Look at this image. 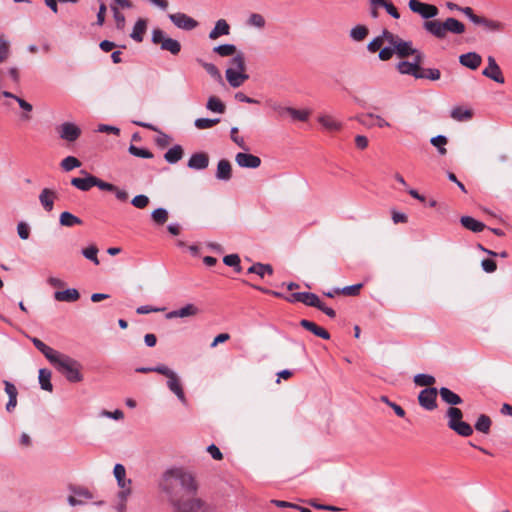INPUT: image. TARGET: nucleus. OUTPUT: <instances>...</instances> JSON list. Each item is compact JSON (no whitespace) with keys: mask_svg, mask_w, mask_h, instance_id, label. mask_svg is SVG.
<instances>
[{"mask_svg":"<svg viewBox=\"0 0 512 512\" xmlns=\"http://www.w3.org/2000/svg\"><path fill=\"white\" fill-rule=\"evenodd\" d=\"M159 488L166 494L175 512H198L204 505L202 500L195 496L198 485L194 476L182 468L165 471L160 479Z\"/></svg>","mask_w":512,"mask_h":512,"instance_id":"obj_1","label":"nucleus"},{"mask_svg":"<svg viewBox=\"0 0 512 512\" xmlns=\"http://www.w3.org/2000/svg\"><path fill=\"white\" fill-rule=\"evenodd\" d=\"M409 9L425 19L423 28L438 39H444L447 33L463 34L465 32V25L455 18H447L441 22L439 20H431L439 14L438 8L433 4L421 2L419 0H410L408 3Z\"/></svg>","mask_w":512,"mask_h":512,"instance_id":"obj_2","label":"nucleus"},{"mask_svg":"<svg viewBox=\"0 0 512 512\" xmlns=\"http://www.w3.org/2000/svg\"><path fill=\"white\" fill-rule=\"evenodd\" d=\"M384 36L387 38V46L383 47L379 52V59L382 61L390 60L393 55L400 59L423 54L420 50L414 47L413 42L402 39L399 35L394 34L387 29H384Z\"/></svg>","mask_w":512,"mask_h":512,"instance_id":"obj_3","label":"nucleus"},{"mask_svg":"<svg viewBox=\"0 0 512 512\" xmlns=\"http://www.w3.org/2000/svg\"><path fill=\"white\" fill-rule=\"evenodd\" d=\"M50 363L60 372L67 381L78 383L83 380L82 365L74 358L58 352Z\"/></svg>","mask_w":512,"mask_h":512,"instance_id":"obj_4","label":"nucleus"},{"mask_svg":"<svg viewBox=\"0 0 512 512\" xmlns=\"http://www.w3.org/2000/svg\"><path fill=\"white\" fill-rule=\"evenodd\" d=\"M446 415L448 417L447 425L455 433L462 437H469L473 434L472 426L469 423L462 421L463 413L459 408H448Z\"/></svg>","mask_w":512,"mask_h":512,"instance_id":"obj_5","label":"nucleus"},{"mask_svg":"<svg viewBox=\"0 0 512 512\" xmlns=\"http://www.w3.org/2000/svg\"><path fill=\"white\" fill-rule=\"evenodd\" d=\"M161 375H164L167 378L166 386L167 388L177 397V399L186 406L188 404L184 387L181 382L179 375L167 367L165 365L164 369L161 370Z\"/></svg>","mask_w":512,"mask_h":512,"instance_id":"obj_6","label":"nucleus"},{"mask_svg":"<svg viewBox=\"0 0 512 512\" xmlns=\"http://www.w3.org/2000/svg\"><path fill=\"white\" fill-rule=\"evenodd\" d=\"M151 41L156 45H160L161 50L168 51L172 55H177L181 51L180 42L167 37L165 32L159 28L153 29Z\"/></svg>","mask_w":512,"mask_h":512,"instance_id":"obj_7","label":"nucleus"},{"mask_svg":"<svg viewBox=\"0 0 512 512\" xmlns=\"http://www.w3.org/2000/svg\"><path fill=\"white\" fill-rule=\"evenodd\" d=\"M424 60L423 54L412 57V61L402 60L396 65L397 71L402 75H410L418 79L421 73V64Z\"/></svg>","mask_w":512,"mask_h":512,"instance_id":"obj_8","label":"nucleus"},{"mask_svg":"<svg viewBox=\"0 0 512 512\" xmlns=\"http://www.w3.org/2000/svg\"><path fill=\"white\" fill-rule=\"evenodd\" d=\"M168 18L178 29L184 31L194 30L199 25L197 20L182 12L169 14Z\"/></svg>","mask_w":512,"mask_h":512,"instance_id":"obj_9","label":"nucleus"},{"mask_svg":"<svg viewBox=\"0 0 512 512\" xmlns=\"http://www.w3.org/2000/svg\"><path fill=\"white\" fill-rule=\"evenodd\" d=\"M487 67L482 71V75L499 83L503 84L505 82V78L503 76L502 70L500 66L497 64L495 58L493 56L487 57Z\"/></svg>","mask_w":512,"mask_h":512,"instance_id":"obj_10","label":"nucleus"},{"mask_svg":"<svg viewBox=\"0 0 512 512\" xmlns=\"http://www.w3.org/2000/svg\"><path fill=\"white\" fill-rule=\"evenodd\" d=\"M437 394L438 391L434 387H428L420 391L418 395V401L420 406L426 410H434L437 407Z\"/></svg>","mask_w":512,"mask_h":512,"instance_id":"obj_11","label":"nucleus"},{"mask_svg":"<svg viewBox=\"0 0 512 512\" xmlns=\"http://www.w3.org/2000/svg\"><path fill=\"white\" fill-rule=\"evenodd\" d=\"M73 495L68 496L67 502L70 506L84 505L87 500L93 499V494L84 487H70Z\"/></svg>","mask_w":512,"mask_h":512,"instance_id":"obj_12","label":"nucleus"},{"mask_svg":"<svg viewBox=\"0 0 512 512\" xmlns=\"http://www.w3.org/2000/svg\"><path fill=\"white\" fill-rule=\"evenodd\" d=\"M59 137L68 142L76 141L81 135V129L72 122H64L57 128Z\"/></svg>","mask_w":512,"mask_h":512,"instance_id":"obj_13","label":"nucleus"},{"mask_svg":"<svg viewBox=\"0 0 512 512\" xmlns=\"http://www.w3.org/2000/svg\"><path fill=\"white\" fill-rule=\"evenodd\" d=\"M201 313V310L199 307H197L195 304L188 303L185 306L172 310L166 314L167 319H174V318H188V317H195L198 314Z\"/></svg>","mask_w":512,"mask_h":512,"instance_id":"obj_14","label":"nucleus"},{"mask_svg":"<svg viewBox=\"0 0 512 512\" xmlns=\"http://www.w3.org/2000/svg\"><path fill=\"white\" fill-rule=\"evenodd\" d=\"M235 161L242 168L255 169L261 165V159L258 156L243 152L236 154Z\"/></svg>","mask_w":512,"mask_h":512,"instance_id":"obj_15","label":"nucleus"},{"mask_svg":"<svg viewBox=\"0 0 512 512\" xmlns=\"http://www.w3.org/2000/svg\"><path fill=\"white\" fill-rule=\"evenodd\" d=\"M57 199V192L50 188H44L39 194V202L43 209L51 212L54 208V201Z\"/></svg>","mask_w":512,"mask_h":512,"instance_id":"obj_16","label":"nucleus"},{"mask_svg":"<svg viewBox=\"0 0 512 512\" xmlns=\"http://www.w3.org/2000/svg\"><path fill=\"white\" fill-rule=\"evenodd\" d=\"M209 165V157L204 152H198L191 155L188 160L187 166L194 170L206 169Z\"/></svg>","mask_w":512,"mask_h":512,"instance_id":"obj_17","label":"nucleus"},{"mask_svg":"<svg viewBox=\"0 0 512 512\" xmlns=\"http://www.w3.org/2000/svg\"><path fill=\"white\" fill-rule=\"evenodd\" d=\"M459 62L464 67L476 70L482 63V57L476 52H468L459 56Z\"/></svg>","mask_w":512,"mask_h":512,"instance_id":"obj_18","label":"nucleus"},{"mask_svg":"<svg viewBox=\"0 0 512 512\" xmlns=\"http://www.w3.org/2000/svg\"><path fill=\"white\" fill-rule=\"evenodd\" d=\"M225 76L228 83L233 88L240 87L249 78L245 71H233L231 69H226Z\"/></svg>","mask_w":512,"mask_h":512,"instance_id":"obj_19","label":"nucleus"},{"mask_svg":"<svg viewBox=\"0 0 512 512\" xmlns=\"http://www.w3.org/2000/svg\"><path fill=\"white\" fill-rule=\"evenodd\" d=\"M319 124L327 131H339L342 129V123L335 117L328 114H321L317 118Z\"/></svg>","mask_w":512,"mask_h":512,"instance_id":"obj_20","label":"nucleus"},{"mask_svg":"<svg viewBox=\"0 0 512 512\" xmlns=\"http://www.w3.org/2000/svg\"><path fill=\"white\" fill-rule=\"evenodd\" d=\"M230 33V26L224 19L216 21L213 29L209 32V39L216 40L221 36L228 35Z\"/></svg>","mask_w":512,"mask_h":512,"instance_id":"obj_21","label":"nucleus"},{"mask_svg":"<svg viewBox=\"0 0 512 512\" xmlns=\"http://www.w3.org/2000/svg\"><path fill=\"white\" fill-rule=\"evenodd\" d=\"M300 325L310 331L311 333H313L315 336H318L322 339H325V340H329L330 339V334L328 331H326L324 328L316 325L314 322L312 321H309V320H306V319H302L300 321Z\"/></svg>","mask_w":512,"mask_h":512,"instance_id":"obj_22","label":"nucleus"},{"mask_svg":"<svg viewBox=\"0 0 512 512\" xmlns=\"http://www.w3.org/2000/svg\"><path fill=\"white\" fill-rule=\"evenodd\" d=\"M232 177V166L231 163L222 159L217 164L216 178L221 181H229Z\"/></svg>","mask_w":512,"mask_h":512,"instance_id":"obj_23","label":"nucleus"},{"mask_svg":"<svg viewBox=\"0 0 512 512\" xmlns=\"http://www.w3.org/2000/svg\"><path fill=\"white\" fill-rule=\"evenodd\" d=\"M31 342L34 346L45 356V358L50 362L51 359L59 352L50 346L46 345L43 341L36 337H30Z\"/></svg>","mask_w":512,"mask_h":512,"instance_id":"obj_24","label":"nucleus"},{"mask_svg":"<svg viewBox=\"0 0 512 512\" xmlns=\"http://www.w3.org/2000/svg\"><path fill=\"white\" fill-rule=\"evenodd\" d=\"M95 176L87 174L85 178H72L71 185L81 191H89L94 187Z\"/></svg>","mask_w":512,"mask_h":512,"instance_id":"obj_25","label":"nucleus"},{"mask_svg":"<svg viewBox=\"0 0 512 512\" xmlns=\"http://www.w3.org/2000/svg\"><path fill=\"white\" fill-rule=\"evenodd\" d=\"M113 474L120 488H125L126 486L131 485V479L126 478V469L122 464H116L114 466Z\"/></svg>","mask_w":512,"mask_h":512,"instance_id":"obj_26","label":"nucleus"},{"mask_svg":"<svg viewBox=\"0 0 512 512\" xmlns=\"http://www.w3.org/2000/svg\"><path fill=\"white\" fill-rule=\"evenodd\" d=\"M439 394L441 396V399L447 404L459 405L463 402L462 398L459 395H457L456 393H454L453 391L446 387L440 388Z\"/></svg>","mask_w":512,"mask_h":512,"instance_id":"obj_27","label":"nucleus"},{"mask_svg":"<svg viewBox=\"0 0 512 512\" xmlns=\"http://www.w3.org/2000/svg\"><path fill=\"white\" fill-rule=\"evenodd\" d=\"M184 151L181 145H174L164 154V159L170 163L175 164L183 157Z\"/></svg>","mask_w":512,"mask_h":512,"instance_id":"obj_28","label":"nucleus"},{"mask_svg":"<svg viewBox=\"0 0 512 512\" xmlns=\"http://www.w3.org/2000/svg\"><path fill=\"white\" fill-rule=\"evenodd\" d=\"M80 297L79 292L76 289H67L64 291H57L54 294V298L61 302H74Z\"/></svg>","mask_w":512,"mask_h":512,"instance_id":"obj_29","label":"nucleus"},{"mask_svg":"<svg viewBox=\"0 0 512 512\" xmlns=\"http://www.w3.org/2000/svg\"><path fill=\"white\" fill-rule=\"evenodd\" d=\"M146 29H147L146 20L138 19L133 27L130 37L136 42H142Z\"/></svg>","mask_w":512,"mask_h":512,"instance_id":"obj_30","label":"nucleus"},{"mask_svg":"<svg viewBox=\"0 0 512 512\" xmlns=\"http://www.w3.org/2000/svg\"><path fill=\"white\" fill-rule=\"evenodd\" d=\"M51 375H52L51 371L46 368H41L39 370L38 379H39L40 387H41V389L48 391V392H52V390H53V385L51 383Z\"/></svg>","mask_w":512,"mask_h":512,"instance_id":"obj_31","label":"nucleus"},{"mask_svg":"<svg viewBox=\"0 0 512 512\" xmlns=\"http://www.w3.org/2000/svg\"><path fill=\"white\" fill-rule=\"evenodd\" d=\"M461 224L468 230L473 232H481L485 228V224L470 216L461 217Z\"/></svg>","mask_w":512,"mask_h":512,"instance_id":"obj_32","label":"nucleus"},{"mask_svg":"<svg viewBox=\"0 0 512 512\" xmlns=\"http://www.w3.org/2000/svg\"><path fill=\"white\" fill-rule=\"evenodd\" d=\"M476 25H482L490 31H500L503 29V24L499 21L491 20L485 17L479 16L476 18Z\"/></svg>","mask_w":512,"mask_h":512,"instance_id":"obj_33","label":"nucleus"},{"mask_svg":"<svg viewBox=\"0 0 512 512\" xmlns=\"http://www.w3.org/2000/svg\"><path fill=\"white\" fill-rule=\"evenodd\" d=\"M59 222L62 226L66 227H73L75 225L82 224V220L79 217L67 211L60 214Z\"/></svg>","mask_w":512,"mask_h":512,"instance_id":"obj_34","label":"nucleus"},{"mask_svg":"<svg viewBox=\"0 0 512 512\" xmlns=\"http://www.w3.org/2000/svg\"><path fill=\"white\" fill-rule=\"evenodd\" d=\"M287 114L294 121L306 122L311 115V111L308 109H295L290 107V110H287Z\"/></svg>","mask_w":512,"mask_h":512,"instance_id":"obj_35","label":"nucleus"},{"mask_svg":"<svg viewBox=\"0 0 512 512\" xmlns=\"http://www.w3.org/2000/svg\"><path fill=\"white\" fill-rule=\"evenodd\" d=\"M451 117L459 122L468 121L472 117V112L469 109L458 106L452 109Z\"/></svg>","mask_w":512,"mask_h":512,"instance_id":"obj_36","label":"nucleus"},{"mask_svg":"<svg viewBox=\"0 0 512 512\" xmlns=\"http://www.w3.org/2000/svg\"><path fill=\"white\" fill-rule=\"evenodd\" d=\"M273 272L270 264L255 263L248 268V273H255L263 278L266 274L271 275Z\"/></svg>","mask_w":512,"mask_h":512,"instance_id":"obj_37","label":"nucleus"},{"mask_svg":"<svg viewBox=\"0 0 512 512\" xmlns=\"http://www.w3.org/2000/svg\"><path fill=\"white\" fill-rule=\"evenodd\" d=\"M492 421L489 416L481 414L476 423L475 429L481 433L488 434L491 428Z\"/></svg>","mask_w":512,"mask_h":512,"instance_id":"obj_38","label":"nucleus"},{"mask_svg":"<svg viewBox=\"0 0 512 512\" xmlns=\"http://www.w3.org/2000/svg\"><path fill=\"white\" fill-rule=\"evenodd\" d=\"M229 68L233 71H245L246 65H245V57L242 52H238L232 59L229 61Z\"/></svg>","mask_w":512,"mask_h":512,"instance_id":"obj_39","label":"nucleus"},{"mask_svg":"<svg viewBox=\"0 0 512 512\" xmlns=\"http://www.w3.org/2000/svg\"><path fill=\"white\" fill-rule=\"evenodd\" d=\"M384 43H387V38L384 36V30H383L379 36L375 37L373 40H371L368 43L367 49L371 53H375L377 51L380 52Z\"/></svg>","mask_w":512,"mask_h":512,"instance_id":"obj_40","label":"nucleus"},{"mask_svg":"<svg viewBox=\"0 0 512 512\" xmlns=\"http://www.w3.org/2000/svg\"><path fill=\"white\" fill-rule=\"evenodd\" d=\"M206 107L211 112L220 113V114L225 112V105L219 98H217L215 96L209 97Z\"/></svg>","mask_w":512,"mask_h":512,"instance_id":"obj_41","label":"nucleus"},{"mask_svg":"<svg viewBox=\"0 0 512 512\" xmlns=\"http://www.w3.org/2000/svg\"><path fill=\"white\" fill-rule=\"evenodd\" d=\"M236 50V46L233 44H222L213 48V51L222 57H234L237 54Z\"/></svg>","mask_w":512,"mask_h":512,"instance_id":"obj_42","label":"nucleus"},{"mask_svg":"<svg viewBox=\"0 0 512 512\" xmlns=\"http://www.w3.org/2000/svg\"><path fill=\"white\" fill-rule=\"evenodd\" d=\"M368 28L364 25H357L350 30V37L354 41H362L368 35Z\"/></svg>","mask_w":512,"mask_h":512,"instance_id":"obj_43","label":"nucleus"},{"mask_svg":"<svg viewBox=\"0 0 512 512\" xmlns=\"http://www.w3.org/2000/svg\"><path fill=\"white\" fill-rule=\"evenodd\" d=\"M247 24L252 27L262 29L266 25V20L263 15L259 13H252L247 19Z\"/></svg>","mask_w":512,"mask_h":512,"instance_id":"obj_44","label":"nucleus"},{"mask_svg":"<svg viewBox=\"0 0 512 512\" xmlns=\"http://www.w3.org/2000/svg\"><path fill=\"white\" fill-rule=\"evenodd\" d=\"M220 122L219 118L209 119V118H198L195 120L194 125L199 130L209 129L215 126Z\"/></svg>","mask_w":512,"mask_h":512,"instance_id":"obj_45","label":"nucleus"},{"mask_svg":"<svg viewBox=\"0 0 512 512\" xmlns=\"http://www.w3.org/2000/svg\"><path fill=\"white\" fill-rule=\"evenodd\" d=\"M301 303H303L307 306H310V307L317 308L319 306V304L321 303V300L314 293L303 292Z\"/></svg>","mask_w":512,"mask_h":512,"instance_id":"obj_46","label":"nucleus"},{"mask_svg":"<svg viewBox=\"0 0 512 512\" xmlns=\"http://www.w3.org/2000/svg\"><path fill=\"white\" fill-rule=\"evenodd\" d=\"M61 168L64 171H71L81 166V162L74 156H67L61 161Z\"/></svg>","mask_w":512,"mask_h":512,"instance_id":"obj_47","label":"nucleus"},{"mask_svg":"<svg viewBox=\"0 0 512 512\" xmlns=\"http://www.w3.org/2000/svg\"><path fill=\"white\" fill-rule=\"evenodd\" d=\"M128 151L131 155L139 158L151 159L153 158V154L145 148H140L135 145H130Z\"/></svg>","mask_w":512,"mask_h":512,"instance_id":"obj_48","label":"nucleus"},{"mask_svg":"<svg viewBox=\"0 0 512 512\" xmlns=\"http://www.w3.org/2000/svg\"><path fill=\"white\" fill-rule=\"evenodd\" d=\"M362 287H363V284L359 283V284H355V285L346 286L343 288H336L335 293H341V294L347 295V296H356L359 294Z\"/></svg>","mask_w":512,"mask_h":512,"instance_id":"obj_49","label":"nucleus"},{"mask_svg":"<svg viewBox=\"0 0 512 512\" xmlns=\"http://www.w3.org/2000/svg\"><path fill=\"white\" fill-rule=\"evenodd\" d=\"M2 95L6 98H12L14 100L17 101V103L19 104V106L26 112H31L33 107L30 103H28L27 101H25L24 99L14 95L13 93L9 92V91H3L2 92Z\"/></svg>","mask_w":512,"mask_h":512,"instance_id":"obj_50","label":"nucleus"},{"mask_svg":"<svg viewBox=\"0 0 512 512\" xmlns=\"http://www.w3.org/2000/svg\"><path fill=\"white\" fill-rule=\"evenodd\" d=\"M414 382L418 386H426L428 388V386L435 383V378L432 375L420 373L414 377Z\"/></svg>","mask_w":512,"mask_h":512,"instance_id":"obj_51","label":"nucleus"},{"mask_svg":"<svg viewBox=\"0 0 512 512\" xmlns=\"http://www.w3.org/2000/svg\"><path fill=\"white\" fill-rule=\"evenodd\" d=\"M440 75V71L436 68L423 69L421 67V73L418 79H430L435 81L440 79Z\"/></svg>","mask_w":512,"mask_h":512,"instance_id":"obj_52","label":"nucleus"},{"mask_svg":"<svg viewBox=\"0 0 512 512\" xmlns=\"http://www.w3.org/2000/svg\"><path fill=\"white\" fill-rule=\"evenodd\" d=\"M431 144L438 148V151L441 155H445L447 153L446 148L444 147L447 144V138L443 135L435 136L431 139Z\"/></svg>","mask_w":512,"mask_h":512,"instance_id":"obj_53","label":"nucleus"},{"mask_svg":"<svg viewBox=\"0 0 512 512\" xmlns=\"http://www.w3.org/2000/svg\"><path fill=\"white\" fill-rule=\"evenodd\" d=\"M151 216L157 224H164L168 219V212L164 208H158L152 212Z\"/></svg>","mask_w":512,"mask_h":512,"instance_id":"obj_54","label":"nucleus"},{"mask_svg":"<svg viewBox=\"0 0 512 512\" xmlns=\"http://www.w3.org/2000/svg\"><path fill=\"white\" fill-rule=\"evenodd\" d=\"M111 10L113 11L114 20L116 23V27L119 30H123L125 27V16L122 14L117 6L111 5Z\"/></svg>","mask_w":512,"mask_h":512,"instance_id":"obj_55","label":"nucleus"},{"mask_svg":"<svg viewBox=\"0 0 512 512\" xmlns=\"http://www.w3.org/2000/svg\"><path fill=\"white\" fill-rule=\"evenodd\" d=\"M17 234L22 240H26L30 236V226L24 222L21 221L17 224Z\"/></svg>","mask_w":512,"mask_h":512,"instance_id":"obj_56","label":"nucleus"},{"mask_svg":"<svg viewBox=\"0 0 512 512\" xmlns=\"http://www.w3.org/2000/svg\"><path fill=\"white\" fill-rule=\"evenodd\" d=\"M131 204L136 208L143 209L149 204V198L146 195L140 194L132 199Z\"/></svg>","mask_w":512,"mask_h":512,"instance_id":"obj_57","label":"nucleus"},{"mask_svg":"<svg viewBox=\"0 0 512 512\" xmlns=\"http://www.w3.org/2000/svg\"><path fill=\"white\" fill-rule=\"evenodd\" d=\"M202 67L211 77L215 79H221L220 71L213 63L203 62Z\"/></svg>","mask_w":512,"mask_h":512,"instance_id":"obj_58","label":"nucleus"},{"mask_svg":"<svg viewBox=\"0 0 512 512\" xmlns=\"http://www.w3.org/2000/svg\"><path fill=\"white\" fill-rule=\"evenodd\" d=\"M9 42L3 38L0 39V63L9 56Z\"/></svg>","mask_w":512,"mask_h":512,"instance_id":"obj_59","label":"nucleus"},{"mask_svg":"<svg viewBox=\"0 0 512 512\" xmlns=\"http://www.w3.org/2000/svg\"><path fill=\"white\" fill-rule=\"evenodd\" d=\"M94 186L98 187L100 190H103V191L112 192L113 190H116L115 185L105 182V181H102L101 179L97 178L96 176H95V180H94Z\"/></svg>","mask_w":512,"mask_h":512,"instance_id":"obj_60","label":"nucleus"},{"mask_svg":"<svg viewBox=\"0 0 512 512\" xmlns=\"http://www.w3.org/2000/svg\"><path fill=\"white\" fill-rule=\"evenodd\" d=\"M364 118L375 119L374 125L378 126L379 128L390 127V123L379 115H374L372 113H369V114L365 115Z\"/></svg>","mask_w":512,"mask_h":512,"instance_id":"obj_61","label":"nucleus"},{"mask_svg":"<svg viewBox=\"0 0 512 512\" xmlns=\"http://www.w3.org/2000/svg\"><path fill=\"white\" fill-rule=\"evenodd\" d=\"M481 266L483 270L488 273L494 272L497 268L496 262L494 261L493 258H484L481 263Z\"/></svg>","mask_w":512,"mask_h":512,"instance_id":"obj_62","label":"nucleus"},{"mask_svg":"<svg viewBox=\"0 0 512 512\" xmlns=\"http://www.w3.org/2000/svg\"><path fill=\"white\" fill-rule=\"evenodd\" d=\"M238 133V128L237 127H232L231 128V139L234 143H236L240 148L242 149H247L246 145H245V142H244V139L242 137H239L237 135Z\"/></svg>","mask_w":512,"mask_h":512,"instance_id":"obj_63","label":"nucleus"},{"mask_svg":"<svg viewBox=\"0 0 512 512\" xmlns=\"http://www.w3.org/2000/svg\"><path fill=\"white\" fill-rule=\"evenodd\" d=\"M207 451L212 456V458L215 459V460H221L223 458V455H222L221 451L214 444L209 445L207 447Z\"/></svg>","mask_w":512,"mask_h":512,"instance_id":"obj_64","label":"nucleus"}]
</instances>
